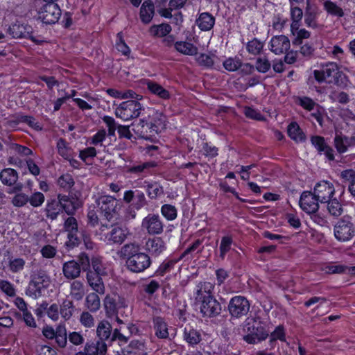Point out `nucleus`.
Here are the masks:
<instances>
[{
    "label": "nucleus",
    "instance_id": "09e8293b",
    "mask_svg": "<svg viewBox=\"0 0 355 355\" xmlns=\"http://www.w3.org/2000/svg\"><path fill=\"white\" fill-rule=\"evenodd\" d=\"M180 260V259H179V258L177 259H173L165 260L162 263H161V265L156 270L157 275L163 276L164 274L171 272L173 269L175 265Z\"/></svg>",
    "mask_w": 355,
    "mask_h": 355
},
{
    "label": "nucleus",
    "instance_id": "4c0bfd02",
    "mask_svg": "<svg viewBox=\"0 0 355 355\" xmlns=\"http://www.w3.org/2000/svg\"><path fill=\"white\" fill-rule=\"evenodd\" d=\"M146 184V193L149 198L157 199L164 194V188L157 182H148Z\"/></svg>",
    "mask_w": 355,
    "mask_h": 355
},
{
    "label": "nucleus",
    "instance_id": "37998d69",
    "mask_svg": "<svg viewBox=\"0 0 355 355\" xmlns=\"http://www.w3.org/2000/svg\"><path fill=\"white\" fill-rule=\"evenodd\" d=\"M340 177L345 182H349V191L353 196H355V171L352 169L344 170L341 172Z\"/></svg>",
    "mask_w": 355,
    "mask_h": 355
},
{
    "label": "nucleus",
    "instance_id": "ea45409f",
    "mask_svg": "<svg viewBox=\"0 0 355 355\" xmlns=\"http://www.w3.org/2000/svg\"><path fill=\"white\" fill-rule=\"evenodd\" d=\"M60 307V315L64 320H69L75 311V306L71 300L64 299Z\"/></svg>",
    "mask_w": 355,
    "mask_h": 355
},
{
    "label": "nucleus",
    "instance_id": "412c9836",
    "mask_svg": "<svg viewBox=\"0 0 355 355\" xmlns=\"http://www.w3.org/2000/svg\"><path fill=\"white\" fill-rule=\"evenodd\" d=\"M62 273L67 279L74 280L80 277L81 267L77 261L71 260L62 264Z\"/></svg>",
    "mask_w": 355,
    "mask_h": 355
},
{
    "label": "nucleus",
    "instance_id": "4be33fe9",
    "mask_svg": "<svg viewBox=\"0 0 355 355\" xmlns=\"http://www.w3.org/2000/svg\"><path fill=\"white\" fill-rule=\"evenodd\" d=\"M140 245L137 242H130L124 244L117 252V255L122 259L129 260L140 252Z\"/></svg>",
    "mask_w": 355,
    "mask_h": 355
},
{
    "label": "nucleus",
    "instance_id": "e433bc0d",
    "mask_svg": "<svg viewBox=\"0 0 355 355\" xmlns=\"http://www.w3.org/2000/svg\"><path fill=\"white\" fill-rule=\"evenodd\" d=\"M70 295L76 300H81L85 295L84 284L79 280H73L70 284Z\"/></svg>",
    "mask_w": 355,
    "mask_h": 355
},
{
    "label": "nucleus",
    "instance_id": "7c9ffc66",
    "mask_svg": "<svg viewBox=\"0 0 355 355\" xmlns=\"http://www.w3.org/2000/svg\"><path fill=\"white\" fill-rule=\"evenodd\" d=\"M147 88L153 94L157 96L159 98L163 100H168L171 98V94L168 90L164 89L159 84L153 82V81H148L147 82Z\"/></svg>",
    "mask_w": 355,
    "mask_h": 355
},
{
    "label": "nucleus",
    "instance_id": "bb28decb",
    "mask_svg": "<svg viewBox=\"0 0 355 355\" xmlns=\"http://www.w3.org/2000/svg\"><path fill=\"white\" fill-rule=\"evenodd\" d=\"M8 33L14 38L28 37L32 33V28L24 24H14L9 27Z\"/></svg>",
    "mask_w": 355,
    "mask_h": 355
},
{
    "label": "nucleus",
    "instance_id": "9d476101",
    "mask_svg": "<svg viewBox=\"0 0 355 355\" xmlns=\"http://www.w3.org/2000/svg\"><path fill=\"white\" fill-rule=\"evenodd\" d=\"M164 223L158 214H149L141 222V227L150 235H159L164 232Z\"/></svg>",
    "mask_w": 355,
    "mask_h": 355
},
{
    "label": "nucleus",
    "instance_id": "2f4dec72",
    "mask_svg": "<svg viewBox=\"0 0 355 355\" xmlns=\"http://www.w3.org/2000/svg\"><path fill=\"white\" fill-rule=\"evenodd\" d=\"M154 15V5L150 1H145L140 9V18L144 24H148Z\"/></svg>",
    "mask_w": 355,
    "mask_h": 355
},
{
    "label": "nucleus",
    "instance_id": "3c124183",
    "mask_svg": "<svg viewBox=\"0 0 355 355\" xmlns=\"http://www.w3.org/2000/svg\"><path fill=\"white\" fill-rule=\"evenodd\" d=\"M58 184L64 191H69L73 187L75 182L71 175L66 173L58 179Z\"/></svg>",
    "mask_w": 355,
    "mask_h": 355
},
{
    "label": "nucleus",
    "instance_id": "c03bdc74",
    "mask_svg": "<svg viewBox=\"0 0 355 355\" xmlns=\"http://www.w3.org/2000/svg\"><path fill=\"white\" fill-rule=\"evenodd\" d=\"M171 30V26L169 24H162L152 26L150 28V33L153 36L162 37L169 34Z\"/></svg>",
    "mask_w": 355,
    "mask_h": 355
},
{
    "label": "nucleus",
    "instance_id": "f3484780",
    "mask_svg": "<svg viewBox=\"0 0 355 355\" xmlns=\"http://www.w3.org/2000/svg\"><path fill=\"white\" fill-rule=\"evenodd\" d=\"M311 142L320 155H324L329 161L334 160V150L326 142L324 137L318 135L312 136Z\"/></svg>",
    "mask_w": 355,
    "mask_h": 355
},
{
    "label": "nucleus",
    "instance_id": "cd10ccee",
    "mask_svg": "<svg viewBox=\"0 0 355 355\" xmlns=\"http://www.w3.org/2000/svg\"><path fill=\"white\" fill-rule=\"evenodd\" d=\"M58 199L59 200L61 208L64 210L68 215H73L75 213L78 208L77 200L73 198H70L67 195L61 194L58 196Z\"/></svg>",
    "mask_w": 355,
    "mask_h": 355
},
{
    "label": "nucleus",
    "instance_id": "a18cd8bd",
    "mask_svg": "<svg viewBox=\"0 0 355 355\" xmlns=\"http://www.w3.org/2000/svg\"><path fill=\"white\" fill-rule=\"evenodd\" d=\"M85 305L90 311H97L101 306L100 298L98 294L94 293L88 294L85 299Z\"/></svg>",
    "mask_w": 355,
    "mask_h": 355
},
{
    "label": "nucleus",
    "instance_id": "f03ea898",
    "mask_svg": "<svg viewBox=\"0 0 355 355\" xmlns=\"http://www.w3.org/2000/svg\"><path fill=\"white\" fill-rule=\"evenodd\" d=\"M334 234L339 242H347L355 236V222L352 216H344L334 225Z\"/></svg>",
    "mask_w": 355,
    "mask_h": 355
},
{
    "label": "nucleus",
    "instance_id": "c9c22d12",
    "mask_svg": "<svg viewBox=\"0 0 355 355\" xmlns=\"http://www.w3.org/2000/svg\"><path fill=\"white\" fill-rule=\"evenodd\" d=\"M62 208L58 199V200L53 199L47 202L45 208V212L47 218L51 220H55L57 218Z\"/></svg>",
    "mask_w": 355,
    "mask_h": 355
},
{
    "label": "nucleus",
    "instance_id": "8fccbe9b",
    "mask_svg": "<svg viewBox=\"0 0 355 355\" xmlns=\"http://www.w3.org/2000/svg\"><path fill=\"white\" fill-rule=\"evenodd\" d=\"M58 152L64 159H69L71 157V149L68 146L67 141L60 138L57 141Z\"/></svg>",
    "mask_w": 355,
    "mask_h": 355
},
{
    "label": "nucleus",
    "instance_id": "6e6552de",
    "mask_svg": "<svg viewBox=\"0 0 355 355\" xmlns=\"http://www.w3.org/2000/svg\"><path fill=\"white\" fill-rule=\"evenodd\" d=\"M101 214L108 221H111L116 215L117 200L109 195H101L96 200Z\"/></svg>",
    "mask_w": 355,
    "mask_h": 355
},
{
    "label": "nucleus",
    "instance_id": "5701e85b",
    "mask_svg": "<svg viewBox=\"0 0 355 355\" xmlns=\"http://www.w3.org/2000/svg\"><path fill=\"white\" fill-rule=\"evenodd\" d=\"M102 276L96 275L94 272H87V280L89 286L98 294H104L105 286Z\"/></svg>",
    "mask_w": 355,
    "mask_h": 355
},
{
    "label": "nucleus",
    "instance_id": "72a5a7b5",
    "mask_svg": "<svg viewBox=\"0 0 355 355\" xmlns=\"http://www.w3.org/2000/svg\"><path fill=\"white\" fill-rule=\"evenodd\" d=\"M287 131L290 138L296 142H303L306 140L305 134L296 122L290 123Z\"/></svg>",
    "mask_w": 355,
    "mask_h": 355
},
{
    "label": "nucleus",
    "instance_id": "052dcab7",
    "mask_svg": "<svg viewBox=\"0 0 355 355\" xmlns=\"http://www.w3.org/2000/svg\"><path fill=\"white\" fill-rule=\"evenodd\" d=\"M92 270H89L87 272H94L96 275H105L106 269L102 263L101 259L99 257H93L92 259Z\"/></svg>",
    "mask_w": 355,
    "mask_h": 355
},
{
    "label": "nucleus",
    "instance_id": "393cba45",
    "mask_svg": "<svg viewBox=\"0 0 355 355\" xmlns=\"http://www.w3.org/2000/svg\"><path fill=\"white\" fill-rule=\"evenodd\" d=\"M196 23L201 31H208L214 27L215 18L210 13L205 12L199 15Z\"/></svg>",
    "mask_w": 355,
    "mask_h": 355
},
{
    "label": "nucleus",
    "instance_id": "473e14b6",
    "mask_svg": "<svg viewBox=\"0 0 355 355\" xmlns=\"http://www.w3.org/2000/svg\"><path fill=\"white\" fill-rule=\"evenodd\" d=\"M175 49L179 53L187 55H195L198 53V48L193 44L184 41L176 42Z\"/></svg>",
    "mask_w": 355,
    "mask_h": 355
},
{
    "label": "nucleus",
    "instance_id": "20e7f679",
    "mask_svg": "<svg viewBox=\"0 0 355 355\" xmlns=\"http://www.w3.org/2000/svg\"><path fill=\"white\" fill-rule=\"evenodd\" d=\"M143 106L137 101L130 100L122 102L115 110L116 117L128 121L139 116Z\"/></svg>",
    "mask_w": 355,
    "mask_h": 355
},
{
    "label": "nucleus",
    "instance_id": "dca6fc26",
    "mask_svg": "<svg viewBox=\"0 0 355 355\" xmlns=\"http://www.w3.org/2000/svg\"><path fill=\"white\" fill-rule=\"evenodd\" d=\"M315 194L311 191H304L300 199V206L303 211L308 214L315 213L319 208L318 202Z\"/></svg>",
    "mask_w": 355,
    "mask_h": 355
},
{
    "label": "nucleus",
    "instance_id": "5fc2aeb1",
    "mask_svg": "<svg viewBox=\"0 0 355 355\" xmlns=\"http://www.w3.org/2000/svg\"><path fill=\"white\" fill-rule=\"evenodd\" d=\"M104 306L107 313L110 315L115 314L117 312L118 308L114 295L112 296L107 295L105 297L104 300Z\"/></svg>",
    "mask_w": 355,
    "mask_h": 355
},
{
    "label": "nucleus",
    "instance_id": "39448f33",
    "mask_svg": "<svg viewBox=\"0 0 355 355\" xmlns=\"http://www.w3.org/2000/svg\"><path fill=\"white\" fill-rule=\"evenodd\" d=\"M38 18L46 24H54L60 18L61 10L58 5L53 1L42 2V5L39 8Z\"/></svg>",
    "mask_w": 355,
    "mask_h": 355
},
{
    "label": "nucleus",
    "instance_id": "6e6d98bb",
    "mask_svg": "<svg viewBox=\"0 0 355 355\" xmlns=\"http://www.w3.org/2000/svg\"><path fill=\"white\" fill-rule=\"evenodd\" d=\"M54 338L55 339L57 344L60 347H64L66 346L68 336L67 334V331L64 327L58 326L57 327V333Z\"/></svg>",
    "mask_w": 355,
    "mask_h": 355
},
{
    "label": "nucleus",
    "instance_id": "f257e3e1",
    "mask_svg": "<svg viewBox=\"0 0 355 355\" xmlns=\"http://www.w3.org/2000/svg\"><path fill=\"white\" fill-rule=\"evenodd\" d=\"M313 74L315 80L320 84H334L345 88L349 83L347 76L340 71L338 65L334 62L322 64L318 69L313 71Z\"/></svg>",
    "mask_w": 355,
    "mask_h": 355
},
{
    "label": "nucleus",
    "instance_id": "2eb2a0df",
    "mask_svg": "<svg viewBox=\"0 0 355 355\" xmlns=\"http://www.w3.org/2000/svg\"><path fill=\"white\" fill-rule=\"evenodd\" d=\"M314 193L320 202L324 203L333 197L335 193V188L331 182L321 181L315 186Z\"/></svg>",
    "mask_w": 355,
    "mask_h": 355
},
{
    "label": "nucleus",
    "instance_id": "f8f14e48",
    "mask_svg": "<svg viewBox=\"0 0 355 355\" xmlns=\"http://www.w3.org/2000/svg\"><path fill=\"white\" fill-rule=\"evenodd\" d=\"M123 200L125 203H130V207L135 210H140L148 205L144 193L139 190L125 191Z\"/></svg>",
    "mask_w": 355,
    "mask_h": 355
},
{
    "label": "nucleus",
    "instance_id": "423d86ee",
    "mask_svg": "<svg viewBox=\"0 0 355 355\" xmlns=\"http://www.w3.org/2000/svg\"><path fill=\"white\" fill-rule=\"evenodd\" d=\"M50 284V278L44 270L37 271L30 282L28 292L35 298L42 295V291Z\"/></svg>",
    "mask_w": 355,
    "mask_h": 355
},
{
    "label": "nucleus",
    "instance_id": "a878e982",
    "mask_svg": "<svg viewBox=\"0 0 355 355\" xmlns=\"http://www.w3.org/2000/svg\"><path fill=\"white\" fill-rule=\"evenodd\" d=\"M157 163L154 161L139 162L137 164L127 167V172L132 174L141 175L148 173L151 168L157 166Z\"/></svg>",
    "mask_w": 355,
    "mask_h": 355
},
{
    "label": "nucleus",
    "instance_id": "0eeeda50",
    "mask_svg": "<svg viewBox=\"0 0 355 355\" xmlns=\"http://www.w3.org/2000/svg\"><path fill=\"white\" fill-rule=\"evenodd\" d=\"M64 230L67 233L68 241L67 245L73 248L78 245L82 241V234L85 232L80 230L78 227L77 220L74 217H69L64 223Z\"/></svg>",
    "mask_w": 355,
    "mask_h": 355
},
{
    "label": "nucleus",
    "instance_id": "aec40b11",
    "mask_svg": "<svg viewBox=\"0 0 355 355\" xmlns=\"http://www.w3.org/2000/svg\"><path fill=\"white\" fill-rule=\"evenodd\" d=\"M145 249L151 256L158 257L166 250V244L161 237H153L146 241Z\"/></svg>",
    "mask_w": 355,
    "mask_h": 355
},
{
    "label": "nucleus",
    "instance_id": "de8ad7c7",
    "mask_svg": "<svg viewBox=\"0 0 355 355\" xmlns=\"http://www.w3.org/2000/svg\"><path fill=\"white\" fill-rule=\"evenodd\" d=\"M327 202L329 213L334 216H339L343 211V205L336 198H331Z\"/></svg>",
    "mask_w": 355,
    "mask_h": 355
},
{
    "label": "nucleus",
    "instance_id": "69168bd1",
    "mask_svg": "<svg viewBox=\"0 0 355 355\" xmlns=\"http://www.w3.org/2000/svg\"><path fill=\"white\" fill-rule=\"evenodd\" d=\"M256 69L260 73H266L271 67L270 61L266 57L258 58L255 63Z\"/></svg>",
    "mask_w": 355,
    "mask_h": 355
},
{
    "label": "nucleus",
    "instance_id": "bf43d9fd",
    "mask_svg": "<svg viewBox=\"0 0 355 355\" xmlns=\"http://www.w3.org/2000/svg\"><path fill=\"white\" fill-rule=\"evenodd\" d=\"M224 68L229 71H235L242 65L241 60L238 58H229L223 63Z\"/></svg>",
    "mask_w": 355,
    "mask_h": 355
},
{
    "label": "nucleus",
    "instance_id": "c756f323",
    "mask_svg": "<svg viewBox=\"0 0 355 355\" xmlns=\"http://www.w3.org/2000/svg\"><path fill=\"white\" fill-rule=\"evenodd\" d=\"M153 327L156 336L161 339L168 338V325L161 317L153 318Z\"/></svg>",
    "mask_w": 355,
    "mask_h": 355
},
{
    "label": "nucleus",
    "instance_id": "603ef678",
    "mask_svg": "<svg viewBox=\"0 0 355 355\" xmlns=\"http://www.w3.org/2000/svg\"><path fill=\"white\" fill-rule=\"evenodd\" d=\"M233 239L231 236H225L222 237L220 244V257L224 259L226 254L231 250Z\"/></svg>",
    "mask_w": 355,
    "mask_h": 355
},
{
    "label": "nucleus",
    "instance_id": "ddd939ff",
    "mask_svg": "<svg viewBox=\"0 0 355 355\" xmlns=\"http://www.w3.org/2000/svg\"><path fill=\"white\" fill-rule=\"evenodd\" d=\"M152 116L150 121L146 119H141L136 128H139L141 126L144 129L146 126V128L150 130V132L158 133L165 126V116L162 113L155 110H153Z\"/></svg>",
    "mask_w": 355,
    "mask_h": 355
},
{
    "label": "nucleus",
    "instance_id": "0e129e2a",
    "mask_svg": "<svg viewBox=\"0 0 355 355\" xmlns=\"http://www.w3.org/2000/svg\"><path fill=\"white\" fill-rule=\"evenodd\" d=\"M25 260L22 258L10 259L9 261V269L12 272L21 271L25 266Z\"/></svg>",
    "mask_w": 355,
    "mask_h": 355
},
{
    "label": "nucleus",
    "instance_id": "4d7b16f0",
    "mask_svg": "<svg viewBox=\"0 0 355 355\" xmlns=\"http://www.w3.org/2000/svg\"><path fill=\"white\" fill-rule=\"evenodd\" d=\"M202 245V241L200 239L196 240L189 247H188L180 255L179 259H182L184 257L192 254L196 251L198 253H200L203 249Z\"/></svg>",
    "mask_w": 355,
    "mask_h": 355
},
{
    "label": "nucleus",
    "instance_id": "a19ab883",
    "mask_svg": "<svg viewBox=\"0 0 355 355\" xmlns=\"http://www.w3.org/2000/svg\"><path fill=\"white\" fill-rule=\"evenodd\" d=\"M324 9L328 14L338 18L345 15L343 8L331 0H327L324 2Z\"/></svg>",
    "mask_w": 355,
    "mask_h": 355
},
{
    "label": "nucleus",
    "instance_id": "680f3d73",
    "mask_svg": "<svg viewBox=\"0 0 355 355\" xmlns=\"http://www.w3.org/2000/svg\"><path fill=\"white\" fill-rule=\"evenodd\" d=\"M129 347L131 349V352H134L135 354H146V351L147 350L145 342L143 340H132L130 344Z\"/></svg>",
    "mask_w": 355,
    "mask_h": 355
},
{
    "label": "nucleus",
    "instance_id": "79ce46f5",
    "mask_svg": "<svg viewBox=\"0 0 355 355\" xmlns=\"http://www.w3.org/2000/svg\"><path fill=\"white\" fill-rule=\"evenodd\" d=\"M111 324L107 321H101L98 323L96 334L99 338V340H104L108 339L111 336Z\"/></svg>",
    "mask_w": 355,
    "mask_h": 355
},
{
    "label": "nucleus",
    "instance_id": "b1692460",
    "mask_svg": "<svg viewBox=\"0 0 355 355\" xmlns=\"http://www.w3.org/2000/svg\"><path fill=\"white\" fill-rule=\"evenodd\" d=\"M86 355H105L107 352V345L102 340L96 343H87L84 347Z\"/></svg>",
    "mask_w": 355,
    "mask_h": 355
},
{
    "label": "nucleus",
    "instance_id": "c85d7f7f",
    "mask_svg": "<svg viewBox=\"0 0 355 355\" xmlns=\"http://www.w3.org/2000/svg\"><path fill=\"white\" fill-rule=\"evenodd\" d=\"M18 180L17 172L11 168H6L0 172V180L1 183L6 186H13Z\"/></svg>",
    "mask_w": 355,
    "mask_h": 355
},
{
    "label": "nucleus",
    "instance_id": "f704fd0d",
    "mask_svg": "<svg viewBox=\"0 0 355 355\" xmlns=\"http://www.w3.org/2000/svg\"><path fill=\"white\" fill-rule=\"evenodd\" d=\"M184 340L191 346L198 344L201 340L200 332L191 327H185L183 333Z\"/></svg>",
    "mask_w": 355,
    "mask_h": 355
},
{
    "label": "nucleus",
    "instance_id": "4468645a",
    "mask_svg": "<svg viewBox=\"0 0 355 355\" xmlns=\"http://www.w3.org/2000/svg\"><path fill=\"white\" fill-rule=\"evenodd\" d=\"M200 312L205 317H214L220 313L221 306L216 299L211 296L196 304Z\"/></svg>",
    "mask_w": 355,
    "mask_h": 355
},
{
    "label": "nucleus",
    "instance_id": "7ed1b4c3",
    "mask_svg": "<svg viewBox=\"0 0 355 355\" xmlns=\"http://www.w3.org/2000/svg\"><path fill=\"white\" fill-rule=\"evenodd\" d=\"M108 229L107 225L102 224L99 231L100 234L102 235L101 239H103L107 244L113 245L122 244L130 234L129 230L119 224L112 225L110 226V230L107 232H105Z\"/></svg>",
    "mask_w": 355,
    "mask_h": 355
},
{
    "label": "nucleus",
    "instance_id": "13d9d810",
    "mask_svg": "<svg viewBox=\"0 0 355 355\" xmlns=\"http://www.w3.org/2000/svg\"><path fill=\"white\" fill-rule=\"evenodd\" d=\"M277 340H279L281 341L285 340V332L283 326L279 325L270 334V345L272 347H274Z\"/></svg>",
    "mask_w": 355,
    "mask_h": 355
},
{
    "label": "nucleus",
    "instance_id": "338daca9",
    "mask_svg": "<svg viewBox=\"0 0 355 355\" xmlns=\"http://www.w3.org/2000/svg\"><path fill=\"white\" fill-rule=\"evenodd\" d=\"M102 120L108 128L107 135L110 137L115 136V131L118 126H116V123L114 119L110 116H104L102 118Z\"/></svg>",
    "mask_w": 355,
    "mask_h": 355
},
{
    "label": "nucleus",
    "instance_id": "e2e57ef3",
    "mask_svg": "<svg viewBox=\"0 0 355 355\" xmlns=\"http://www.w3.org/2000/svg\"><path fill=\"white\" fill-rule=\"evenodd\" d=\"M116 48L124 55H129L130 53V49L124 42L121 32L116 35Z\"/></svg>",
    "mask_w": 355,
    "mask_h": 355
},
{
    "label": "nucleus",
    "instance_id": "58836bf2",
    "mask_svg": "<svg viewBox=\"0 0 355 355\" xmlns=\"http://www.w3.org/2000/svg\"><path fill=\"white\" fill-rule=\"evenodd\" d=\"M334 144L337 152L340 154L346 153L348 148H351L347 140V137L342 133L336 134L334 139Z\"/></svg>",
    "mask_w": 355,
    "mask_h": 355
},
{
    "label": "nucleus",
    "instance_id": "1a4fd4ad",
    "mask_svg": "<svg viewBox=\"0 0 355 355\" xmlns=\"http://www.w3.org/2000/svg\"><path fill=\"white\" fill-rule=\"evenodd\" d=\"M249 301L243 296L237 295L233 297L228 304V310L230 315L236 318L246 315L250 311Z\"/></svg>",
    "mask_w": 355,
    "mask_h": 355
},
{
    "label": "nucleus",
    "instance_id": "a211bd4d",
    "mask_svg": "<svg viewBox=\"0 0 355 355\" xmlns=\"http://www.w3.org/2000/svg\"><path fill=\"white\" fill-rule=\"evenodd\" d=\"M214 284L208 282H200L195 287L193 292L196 305L202 301L213 296Z\"/></svg>",
    "mask_w": 355,
    "mask_h": 355
},
{
    "label": "nucleus",
    "instance_id": "9b49d317",
    "mask_svg": "<svg viewBox=\"0 0 355 355\" xmlns=\"http://www.w3.org/2000/svg\"><path fill=\"white\" fill-rule=\"evenodd\" d=\"M125 264L130 271L139 273L150 267L151 259L148 254L140 252L132 258L126 260Z\"/></svg>",
    "mask_w": 355,
    "mask_h": 355
},
{
    "label": "nucleus",
    "instance_id": "774afa93",
    "mask_svg": "<svg viewBox=\"0 0 355 355\" xmlns=\"http://www.w3.org/2000/svg\"><path fill=\"white\" fill-rule=\"evenodd\" d=\"M196 60L198 63L203 67L209 68L214 65V56L205 53H201L199 55Z\"/></svg>",
    "mask_w": 355,
    "mask_h": 355
},
{
    "label": "nucleus",
    "instance_id": "864d4df0",
    "mask_svg": "<svg viewBox=\"0 0 355 355\" xmlns=\"http://www.w3.org/2000/svg\"><path fill=\"white\" fill-rule=\"evenodd\" d=\"M263 48V43L254 38L249 41L247 44L246 49L249 53L254 55H259Z\"/></svg>",
    "mask_w": 355,
    "mask_h": 355
},
{
    "label": "nucleus",
    "instance_id": "6ab92c4d",
    "mask_svg": "<svg viewBox=\"0 0 355 355\" xmlns=\"http://www.w3.org/2000/svg\"><path fill=\"white\" fill-rule=\"evenodd\" d=\"M290 46L289 39L283 35L272 37L270 42V50L276 55L284 53Z\"/></svg>",
    "mask_w": 355,
    "mask_h": 355
},
{
    "label": "nucleus",
    "instance_id": "49530a36",
    "mask_svg": "<svg viewBox=\"0 0 355 355\" xmlns=\"http://www.w3.org/2000/svg\"><path fill=\"white\" fill-rule=\"evenodd\" d=\"M160 211L162 215L168 221L174 220L178 216L177 208L170 204L163 205Z\"/></svg>",
    "mask_w": 355,
    "mask_h": 355
}]
</instances>
